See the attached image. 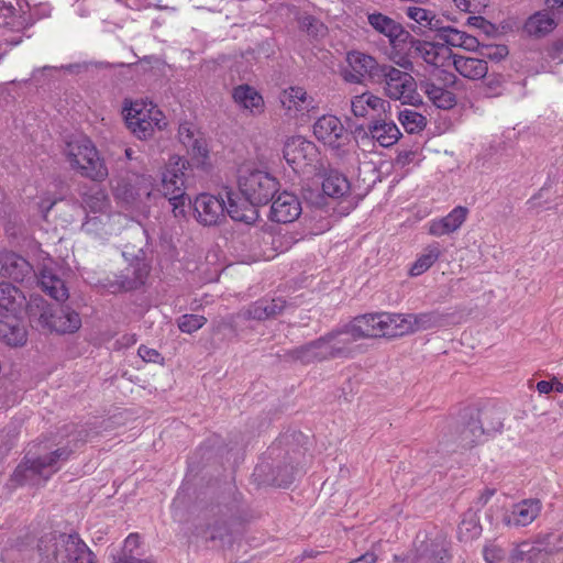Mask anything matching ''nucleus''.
Instances as JSON below:
<instances>
[{"instance_id":"nucleus-2","label":"nucleus","mask_w":563,"mask_h":563,"mask_svg":"<svg viewBox=\"0 0 563 563\" xmlns=\"http://www.w3.org/2000/svg\"><path fill=\"white\" fill-rule=\"evenodd\" d=\"M38 552L46 563H95L92 552L76 534L45 536Z\"/></svg>"},{"instance_id":"nucleus-61","label":"nucleus","mask_w":563,"mask_h":563,"mask_svg":"<svg viewBox=\"0 0 563 563\" xmlns=\"http://www.w3.org/2000/svg\"><path fill=\"white\" fill-rule=\"evenodd\" d=\"M467 23L470 25L481 27L485 23V20L482 16H470L467 19Z\"/></svg>"},{"instance_id":"nucleus-20","label":"nucleus","mask_w":563,"mask_h":563,"mask_svg":"<svg viewBox=\"0 0 563 563\" xmlns=\"http://www.w3.org/2000/svg\"><path fill=\"white\" fill-rule=\"evenodd\" d=\"M299 198L289 191H283L273 199L271 206V219L280 223L295 221L301 213Z\"/></svg>"},{"instance_id":"nucleus-8","label":"nucleus","mask_w":563,"mask_h":563,"mask_svg":"<svg viewBox=\"0 0 563 563\" xmlns=\"http://www.w3.org/2000/svg\"><path fill=\"white\" fill-rule=\"evenodd\" d=\"M347 340L349 339L345 336H340L339 332H332L316 341L294 349L290 355L295 361L303 364L343 356L347 353Z\"/></svg>"},{"instance_id":"nucleus-36","label":"nucleus","mask_w":563,"mask_h":563,"mask_svg":"<svg viewBox=\"0 0 563 563\" xmlns=\"http://www.w3.org/2000/svg\"><path fill=\"white\" fill-rule=\"evenodd\" d=\"M322 190L324 195L339 199L349 194L350 181L343 174L331 170L323 178Z\"/></svg>"},{"instance_id":"nucleus-23","label":"nucleus","mask_w":563,"mask_h":563,"mask_svg":"<svg viewBox=\"0 0 563 563\" xmlns=\"http://www.w3.org/2000/svg\"><path fill=\"white\" fill-rule=\"evenodd\" d=\"M148 275V266L142 260L133 261L125 269L115 276L114 283L109 287L111 291L132 290L143 285Z\"/></svg>"},{"instance_id":"nucleus-28","label":"nucleus","mask_w":563,"mask_h":563,"mask_svg":"<svg viewBox=\"0 0 563 563\" xmlns=\"http://www.w3.org/2000/svg\"><path fill=\"white\" fill-rule=\"evenodd\" d=\"M501 428L503 423L499 420L489 426H485L484 420H472L461 432V444L464 448H471L484 441L487 435L500 431Z\"/></svg>"},{"instance_id":"nucleus-59","label":"nucleus","mask_w":563,"mask_h":563,"mask_svg":"<svg viewBox=\"0 0 563 563\" xmlns=\"http://www.w3.org/2000/svg\"><path fill=\"white\" fill-rule=\"evenodd\" d=\"M455 5L462 11H471L472 0H454Z\"/></svg>"},{"instance_id":"nucleus-42","label":"nucleus","mask_w":563,"mask_h":563,"mask_svg":"<svg viewBox=\"0 0 563 563\" xmlns=\"http://www.w3.org/2000/svg\"><path fill=\"white\" fill-rule=\"evenodd\" d=\"M424 90L429 100L439 109L449 110L456 103L455 95L443 87L428 82Z\"/></svg>"},{"instance_id":"nucleus-50","label":"nucleus","mask_w":563,"mask_h":563,"mask_svg":"<svg viewBox=\"0 0 563 563\" xmlns=\"http://www.w3.org/2000/svg\"><path fill=\"white\" fill-rule=\"evenodd\" d=\"M178 136L180 142L187 147L195 140H197L200 135L196 131L195 126L190 123H183L178 129Z\"/></svg>"},{"instance_id":"nucleus-6","label":"nucleus","mask_w":563,"mask_h":563,"mask_svg":"<svg viewBox=\"0 0 563 563\" xmlns=\"http://www.w3.org/2000/svg\"><path fill=\"white\" fill-rule=\"evenodd\" d=\"M73 450L60 446L37 457L26 456L14 472V479L21 485H41L55 474L66 462Z\"/></svg>"},{"instance_id":"nucleus-5","label":"nucleus","mask_w":563,"mask_h":563,"mask_svg":"<svg viewBox=\"0 0 563 563\" xmlns=\"http://www.w3.org/2000/svg\"><path fill=\"white\" fill-rule=\"evenodd\" d=\"M123 114L129 130L140 140L152 137L167 125L164 113L147 100L125 101Z\"/></svg>"},{"instance_id":"nucleus-24","label":"nucleus","mask_w":563,"mask_h":563,"mask_svg":"<svg viewBox=\"0 0 563 563\" xmlns=\"http://www.w3.org/2000/svg\"><path fill=\"white\" fill-rule=\"evenodd\" d=\"M224 197L225 212L232 220L250 224L257 219L256 205L250 201L245 196L241 198L238 194L227 190Z\"/></svg>"},{"instance_id":"nucleus-9","label":"nucleus","mask_w":563,"mask_h":563,"mask_svg":"<svg viewBox=\"0 0 563 563\" xmlns=\"http://www.w3.org/2000/svg\"><path fill=\"white\" fill-rule=\"evenodd\" d=\"M239 188L243 196L255 205L266 203L277 191L278 181L269 173L249 166L239 175Z\"/></svg>"},{"instance_id":"nucleus-53","label":"nucleus","mask_w":563,"mask_h":563,"mask_svg":"<svg viewBox=\"0 0 563 563\" xmlns=\"http://www.w3.org/2000/svg\"><path fill=\"white\" fill-rule=\"evenodd\" d=\"M137 353L140 357L145 362L158 363L161 360H163L156 350L150 349L145 345H141L137 350Z\"/></svg>"},{"instance_id":"nucleus-41","label":"nucleus","mask_w":563,"mask_h":563,"mask_svg":"<svg viewBox=\"0 0 563 563\" xmlns=\"http://www.w3.org/2000/svg\"><path fill=\"white\" fill-rule=\"evenodd\" d=\"M368 23L379 33L387 36L391 42L398 38L402 33L399 23L382 13H373L368 15Z\"/></svg>"},{"instance_id":"nucleus-15","label":"nucleus","mask_w":563,"mask_h":563,"mask_svg":"<svg viewBox=\"0 0 563 563\" xmlns=\"http://www.w3.org/2000/svg\"><path fill=\"white\" fill-rule=\"evenodd\" d=\"M398 336L444 325V316L439 311L421 313H396Z\"/></svg>"},{"instance_id":"nucleus-57","label":"nucleus","mask_w":563,"mask_h":563,"mask_svg":"<svg viewBox=\"0 0 563 563\" xmlns=\"http://www.w3.org/2000/svg\"><path fill=\"white\" fill-rule=\"evenodd\" d=\"M537 390H538L540 394H549L550 391H552V390H553L552 380H551V382H548V380H540V382L537 384Z\"/></svg>"},{"instance_id":"nucleus-62","label":"nucleus","mask_w":563,"mask_h":563,"mask_svg":"<svg viewBox=\"0 0 563 563\" xmlns=\"http://www.w3.org/2000/svg\"><path fill=\"white\" fill-rule=\"evenodd\" d=\"M494 493H495V490H494V489H486V490L482 494V496H481V501H482V504H483V505H484V504H486V503L490 499V497L494 495Z\"/></svg>"},{"instance_id":"nucleus-38","label":"nucleus","mask_w":563,"mask_h":563,"mask_svg":"<svg viewBox=\"0 0 563 563\" xmlns=\"http://www.w3.org/2000/svg\"><path fill=\"white\" fill-rule=\"evenodd\" d=\"M556 26V22L552 14L548 11H539L531 15L525 25L528 34L533 36H543Z\"/></svg>"},{"instance_id":"nucleus-7","label":"nucleus","mask_w":563,"mask_h":563,"mask_svg":"<svg viewBox=\"0 0 563 563\" xmlns=\"http://www.w3.org/2000/svg\"><path fill=\"white\" fill-rule=\"evenodd\" d=\"M396 313L380 312L368 313L356 317L344 329L338 331L340 336H345L346 350L349 346L360 339L379 338V336H398Z\"/></svg>"},{"instance_id":"nucleus-58","label":"nucleus","mask_w":563,"mask_h":563,"mask_svg":"<svg viewBox=\"0 0 563 563\" xmlns=\"http://www.w3.org/2000/svg\"><path fill=\"white\" fill-rule=\"evenodd\" d=\"M13 12L12 5H7L2 0H0V18L4 20L9 18Z\"/></svg>"},{"instance_id":"nucleus-10","label":"nucleus","mask_w":563,"mask_h":563,"mask_svg":"<svg viewBox=\"0 0 563 563\" xmlns=\"http://www.w3.org/2000/svg\"><path fill=\"white\" fill-rule=\"evenodd\" d=\"M382 77L385 78L384 90L387 97L399 100L402 104L418 106L422 103L421 96L417 91L415 78L393 66L384 65Z\"/></svg>"},{"instance_id":"nucleus-46","label":"nucleus","mask_w":563,"mask_h":563,"mask_svg":"<svg viewBox=\"0 0 563 563\" xmlns=\"http://www.w3.org/2000/svg\"><path fill=\"white\" fill-rule=\"evenodd\" d=\"M207 322L203 316L199 314H184L177 320L179 330L184 333H194L202 328Z\"/></svg>"},{"instance_id":"nucleus-48","label":"nucleus","mask_w":563,"mask_h":563,"mask_svg":"<svg viewBox=\"0 0 563 563\" xmlns=\"http://www.w3.org/2000/svg\"><path fill=\"white\" fill-rule=\"evenodd\" d=\"M299 23L301 29L311 36H321L324 34V25L311 15L302 16Z\"/></svg>"},{"instance_id":"nucleus-22","label":"nucleus","mask_w":563,"mask_h":563,"mask_svg":"<svg viewBox=\"0 0 563 563\" xmlns=\"http://www.w3.org/2000/svg\"><path fill=\"white\" fill-rule=\"evenodd\" d=\"M468 209L457 206L452 209L445 217L435 218L427 223V230L430 235L443 236L456 232L468 217Z\"/></svg>"},{"instance_id":"nucleus-16","label":"nucleus","mask_w":563,"mask_h":563,"mask_svg":"<svg viewBox=\"0 0 563 563\" xmlns=\"http://www.w3.org/2000/svg\"><path fill=\"white\" fill-rule=\"evenodd\" d=\"M401 136V132L396 123L391 120L378 119L374 120L368 125V135H364L358 142L363 153L365 152L364 146L372 145L373 141L377 142L383 147H389L398 142Z\"/></svg>"},{"instance_id":"nucleus-43","label":"nucleus","mask_w":563,"mask_h":563,"mask_svg":"<svg viewBox=\"0 0 563 563\" xmlns=\"http://www.w3.org/2000/svg\"><path fill=\"white\" fill-rule=\"evenodd\" d=\"M441 255L439 243L429 244L410 268L411 276H419L428 271Z\"/></svg>"},{"instance_id":"nucleus-37","label":"nucleus","mask_w":563,"mask_h":563,"mask_svg":"<svg viewBox=\"0 0 563 563\" xmlns=\"http://www.w3.org/2000/svg\"><path fill=\"white\" fill-rule=\"evenodd\" d=\"M285 308V301L282 299H261L254 302L247 309L249 318L264 320L280 313Z\"/></svg>"},{"instance_id":"nucleus-12","label":"nucleus","mask_w":563,"mask_h":563,"mask_svg":"<svg viewBox=\"0 0 563 563\" xmlns=\"http://www.w3.org/2000/svg\"><path fill=\"white\" fill-rule=\"evenodd\" d=\"M346 64L343 77L352 84H362L366 79H378L384 71V66H380L373 56L360 51L349 52Z\"/></svg>"},{"instance_id":"nucleus-54","label":"nucleus","mask_w":563,"mask_h":563,"mask_svg":"<svg viewBox=\"0 0 563 563\" xmlns=\"http://www.w3.org/2000/svg\"><path fill=\"white\" fill-rule=\"evenodd\" d=\"M56 200L51 197H42L37 202L38 212L45 218L48 211L54 207Z\"/></svg>"},{"instance_id":"nucleus-40","label":"nucleus","mask_w":563,"mask_h":563,"mask_svg":"<svg viewBox=\"0 0 563 563\" xmlns=\"http://www.w3.org/2000/svg\"><path fill=\"white\" fill-rule=\"evenodd\" d=\"M482 533L479 517L476 511L468 510L464 514L457 529V537L463 542L472 541Z\"/></svg>"},{"instance_id":"nucleus-49","label":"nucleus","mask_w":563,"mask_h":563,"mask_svg":"<svg viewBox=\"0 0 563 563\" xmlns=\"http://www.w3.org/2000/svg\"><path fill=\"white\" fill-rule=\"evenodd\" d=\"M188 151L192 155L194 158L197 159L198 163L203 164L206 158L208 157V147L206 140L199 136L191 144L187 146Z\"/></svg>"},{"instance_id":"nucleus-39","label":"nucleus","mask_w":563,"mask_h":563,"mask_svg":"<svg viewBox=\"0 0 563 563\" xmlns=\"http://www.w3.org/2000/svg\"><path fill=\"white\" fill-rule=\"evenodd\" d=\"M140 556V537L131 533L124 540L121 551L112 555V563H144Z\"/></svg>"},{"instance_id":"nucleus-44","label":"nucleus","mask_w":563,"mask_h":563,"mask_svg":"<svg viewBox=\"0 0 563 563\" xmlns=\"http://www.w3.org/2000/svg\"><path fill=\"white\" fill-rule=\"evenodd\" d=\"M398 120L406 132L410 134L421 132L427 125L426 117L411 109H404L399 111Z\"/></svg>"},{"instance_id":"nucleus-29","label":"nucleus","mask_w":563,"mask_h":563,"mask_svg":"<svg viewBox=\"0 0 563 563\" xmlns=\"http://www.w3.org/2000/svg\"><path fill=\"white\" fill-rule=\"evenodd\" d=\"M53 261L48 260L47 264L41 268L38 274V283L46 294L56 301H65L68 298V290L64 282L56 276L52 268Z\"/></svg>"},{"instance_id":"nucleus-18","label":"nucleus","mask_w":563,"mask_h":563,"mask_svg":"<svg viewBox=\"0 0 563 563\" xmlns=\"http://www.w3.org/2000/svg\"><path fill=\"white\" fill-rule=\"evenodd\" d=\"M542 505L538 499H525L514 504L503 514L501 521L507 527H526L540 515Z\"/></svg>"},{"instance_id":"nucleus-52","label":"nucleus","mask_w":563,"mask_h":563,"mask_svg":"<svg viewBox=\"0 0 563 563\" xmlns=\"http://www.w3.org/2000/svg\"><path fill=\"white\" fill-rule=\"evenodd\" d=\"M508 54L507 47L504 45H496L486 47V52H483L482 55L484 57L500 60Z\"/></svg>"},{"instance_id":"nucleus-34","label":"nucleus","mask_w":563,"mask_h":563,"mask_svg":"<svg viewBox=\"0 0 563 563\" xmlns=\"http://www.w3.org/2000/svg\"><path fill=\"white\" fill-rule=\"evenodd\" d=\"M20 318L7 316V320L0 321V340L8 345L21 346L26 342V330Z\"/></svg>"},{"instance_id":"nucleus-55","label":"nucleus","mask_w":563,"mask_h":563,"mask_svg":"<svg viewBox=\"0 0 563 563\" xmlns=\"http://www.w3.org/2000/svg\"><path fill=\"white\" fill-rule=\"evenodd\" d=\"M136 151L132 147L124 148V156L126 161L134 162L136 165L142 164V161L140 159V156L136 155Z\"/></svg>"},{"instance_id":"nucleus-32","label":"nucleus","mask_w":563,"mask_h":563,"mask_svg":"<svg viewBox=\"0 0 563 563\" xmlns=\"http://www.w3.org/2000/svg\"><path fill=\"white\" fill-rule=\"evenodd\" d=\"M451 65L461 76L472 80L482 79L488 71L487 63L482 58L453 55Z\"/></svg>"},{"instance_id":"nucleus-31","label":"nucleus","mask_w":563,"mask_h":563,"mask_svg":"<svg viewBox=\"0 0 563 563\" xmlns=\"http://www.w3.org/2000/svg\"><path fill=\"white\" fill-rule=\"evenodd\" d=\"M81 207L86 216L110 212L109 195L103 188L90 187L81 194Z\"/></svg>"},{"instance_id":"nucleus-26","label":"nucleus","mask_w":563,"mask_h":563,"mask_svg":"<svg viewBox=\"0 0 563 563\" xmlns=\"http://www.w3.org/2000/svg\"><path fill=\"white\" fill-rule=\"evenodd\" d=\"M446 556L444 539L421 541L416 551L408 555V563H443Z\"/></svg>"},{"instance_id":"nucleus-1","label":"nucleus","mask_w":563,"mask_h":563,"mask_svg":"<svg viewBox=\"0 0 563 563\" xmlns=\"http://www.w3.org/2000/svg\"><path fill=\"white\" fill-rule=\"evenodd\" d=\"M314 137L322 143L334 156L356 164L361 162L357 141L353 140L342 121L333 114H323L312 125Z\"/></svg>"},{"instance_id":"nucleus-13","label":"nucleus","mask_w":563,"mask_h":563,"mask_svg":"<svg viewBox=\"0 0 563 563\" xmlns=\"http://www.w3.org/2000/svg\"><path fill=\"white\" fill-rule=\"evenodd\" d=\"M284 157L295 172H305L319 161V151L313 142L294 136L285 143Z\"/></svg>"},{"instance_id":"nucleus-21","label":"nucleus","mask_w":563,"mask_h":563,"mask_svg":"<svg viewBox=\"0 0 563 563\" xmlns=\"http://www.w3.org/2000/svg\"><path fill=\"white\" fill-rule=\"evenodd\" d=\"M33 273L32 265L20 254L3 250L0 252V275L14 282H24Z\"/></svg>"},{"instance_id":"nucleus-19","label":"nucleus","mask_w":563,"mask_h":563,"mask_svg":"<svg viewBox=\"0 0 563 563\" xmlns=\"http://www.w3.org/2000/svg\"><path fill=\"white\" fill-rule=\"evenodd\" d=\"M186 161L180 156H170L164 172L162 173V192L165 197L180 195L185 192L184 170Z\"/></svg>"},{"instance_id":"nucleus-47","label":"nucleus","mask_w":563,"mask_h":563,"mask_svg":"<svg viewBox=\"0 0 563 563\" xmlns=\"http://www.w3.org/2000/svg\"><path fill=\"white\" fill-rule=\"evenodd\" d=\"M169 205L172 207L173 214L176 219L183 220L187 217V208L191 205L190 199L186 196V194H180L176 196H172L168 198Z\"/></svg>"},{"instance_id":"nucleus-3","label":"nucleus","mask_w":563,"mask_h":563,"mask_svg":"<svg viewBox=\"0 0 563 563\" xmlns=\"http://www.w3.org/2000/svg\"><path fill=\"white\" fill-rule=\"evenodd\" d=\"M30 318L38 328L57 333H73L81 325L77 312L67 307L49 305L41 297L31 298Z\"/></svg>"},{"instance_id":"nucleus-11","label":"nucleus","mask_w":563,"mask_h":563,"mask_svg":"<svg viewBox=\"0 0 563 563\" xmlns=\"http://www.w3.org/2000/svg\"><path fill=\"white\" fill-rule=\"evenodd\" d=\"M279 102L287 118L300 122L308 121L310 114L319 109V100L301 86L285 88L279 95Z\"/></svg>"},{"instance_id":"nucleus-56","label":"nucleus","mask_w":563,"mask_h":563,"mask_svg":"<svg viewBox=\"0 0 563 563\" xmlns=\"http://www.w3.org/2000/svg\"><path fill=\"white\" fill-rule=\"evenodd\" d=\"M413 156H415V153H413V152H408V151H406V152H400V153L398 154V156H397V159H396V161H397V164H399V165H402V166H404V165H406V164L410 163V162L412 161Z\"/></svg>"},{"instance_id":"nucleus-4","label":"nucleus","mask_w":563,"mask_h":563,"mask_svg":"<svg viewBox=\"0 0 563 563\" xmlns=\"http://www.w3.org/2000/svg\"><path fill=\"white\" fill-rule=\"evenodd\" d=\"M65 156L71 169L82 177L102 181L108 176L107 166L93 143L86 136H77L67 142Z\"/></svg>"},{"instance_id":"nucleus-27","label":"nucleus","mask_w":563,"mask_h":563,"mask_svg":"<svg viewBox=\"0 0 563 563\" xmlns=\"http://www.w3.org/2000/svg\"><path fill=\"white\" fill-rule=\"evenodd\" d=\"M418 55L428 64L439 68L451 66L453 54L444 44L418 41L415 44Z\"/></svg>"},{"instance_id":"nucleus-14","label":"nucleus","mask_w":563,"mask_h":563,"mask_svg":"<svg viewBox=\"0 0 563 563\" xmlns=\"http://www.w3.org/2000/svg\"><path fill=\"white\" fill-rule=\"evenodd\" d=\"M192 207L196 220L206 227L217 225L225 217V199L221 195L200 194Z\"/></svg>"},{"instance_id":"nucleus-30","label":"nucleus","mask_w":563,"mask_h":563,"mask_svg":"<svg viewBox=\"0 0 563 563\" xmlns=\"http://www.w3.org/2000/svg\"><path fill=\"white\" fill-rule=\"evenodd\" d=\"M234 102L243 110L251 114H261L264 111V99L260 92L249 86L240 85L233 89Z\"/></svg>"},{"instance_id":"nucleus-64","label":"nucleus","mask_w":563,"mask_h":563,"mask_svg":"<svg viewBox=\"0 0 563 563\" xmlns=\"http://www.w3.org/2000/svg\"><path fill=\"white\" fill-rule=\"evenodd\" d=\"M553 390L556 393H563V383L558 379L552 380Z\"/></svg>"},{"instance_id":"nucleus-25","label":"nucleus","mask_w":563,"mask_h":563,"mask_svg":"<svg viewBox=\"0 0 563 563\" xmlns=\"http://www.w3.org/2000/svg\"><path fill=\"white\" fill-rule=\"evenodd\" d=\"M0 308L12 317H22L26 311L30 313V302L25 295L14 285L4 282L0 283Z\"/></svg>"},{"instance_id":"nucleus-51","label":"nucleus","mask_w":563,"mask_h":563,"mask_svg":"<svg viewBox=\"0 0 563 563\" xmlns=\"http://www.w3.org/2000/svg\"><path fill=\"white\" fill-rule=\"evenodd\" d=\"M486 563H498L505 556V551L496 543H489L483 551Z\"/></svg>"},{"instance_id":"nucleus-35","label":"nucleus","mask_w":563,"mask_h":563,"mask_svg":"<svg viewBox=\"0 0 563 563\" xmlns=\"http://www.w3.org/2000/svg\"><path fill=\"white\" fill-rule=\"evenodd\" d=\"M385 101L371 93L364 92L355 96L351 100V111L356 118H366L375 112L384 110Z\"/></svg>"},{"instance_id":"nucleus-60","label":"nucleus","mask_w":563,"mask_h":563,"mask_svg":"<svg viewBox=\"0 0 563 563\" xmlns=\"http://www.w3.org/2000/svg\"><path fill=\"white\" fill-rule=\"evenodd\" d=\"M136 343V336L134 334L123 335L121 339V344L123 346H131Z\"/></svg>"},{"instance_id":"nucleus-33","label":"nucleus","mask_w":563,"mask_h":563,"mask_svg":"<svg viewBox=\"0 0 563 563\" xmlns=\"http://www.w3.org/2000/svg\"><path fill=\"white\" fill-rule=\"evenodd\" d=\"M438 32L439 38L443 41L445 43L444 45L448 47L453 46L466 51H475L479 45L475 36L452 26H440Z\"/></svg>"},{"instance_id":"nucleus-45","label":"nucleus","mask_w":563,"mask_h":563,"mask_svg":"<svg viewBox=\"0 0 563 563\" xmlns=\"http://www.w3.org/2000/svg\"><path fill=\"white\" fill-rule=\"evenodd\" d=\"M407 15L423 27L437 31L440 27L439 19H437L435 14L430 10L419 7H409L407 9Z\"/></svg>"},{"instance_id":"nucleus-63","label":"nucleus","mask_w":563,"mask_h":563,"mask_svg":"<svg viewBox=\"0 0 563 563\" xmlns=\"http://www.w3.org/2000/svg\"><path fill=\"white\" fill-rule=\"evenodd\" d=\"M547 5L550 9L563 7V0H547Z\"/></svg>"},{"instance_id":"nucleus-17","label":"nucleus","mask_w":563,"mask_h":563,"mask_svg":"<svg viewBox=\"0 0 563 563\" xmlns=\"http://www.w3.org/2000/svg\"><path fill=\"white\" fill-rule=\"evenodd\" d=\"M122 216L120 213H98L85 217L81 225L84 232L98 239H106L115 234L121 228Z\"/></svg>"}]
</instances>
